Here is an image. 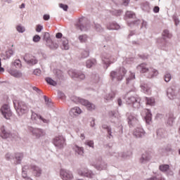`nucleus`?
<instances>
[{
	"mask_svg": "<svg viewBox=\"0 0 180 180\" xmlns=\"http://www.w3.org/2000/svg\"><path fill=\"white\" fill-rule=\"evenodd\" d=\"M94 29L98 33H103L105 32V29L99 23L94 22Z\"/></svg>",
	"mask_w": 180,
	"mask_h": 180,
	"instance_id": "4c0bfd02",
	"label": "nucleus"
},
{
	"mask_svg": "<svg viewBox=\"0 0 180 180\" xmlns=\"http://www.w3.org/2000/svg\"><path fill=\"white\" fill-rule=\"evenodd\" d=\"M112 15L114 16H121L123 13V11L122 10H113L111 11Z\"/></svg>",
	"mask_w": 180,
	"mask_h": 180,
	"instance_id": "864d4df0",
	"label": "nucleus"
},
{
	"mask_svg": "<svg viewBox=\"0 0 180 180\" xmlns=\"http://www.w3.org/2000/svg\"><path fill=\"white\" fill-rule=\"evenodd\" d=\"M60 47L62 50H70V44H68V39L65 37H63L61 39Z\"/></svg>",
	"mask_w": 180,
	"mask_h": 180,
	"instance_id": "cd10ccee",
	"label": "nucleus"
},
{
	"mask_svg": "<svg viewBox=\"0 0 180 180\" xmlns=\"http://www.w3.org/2000/svg\"><path fill=\"white\" fill-rule=\"evenodd\" d=\"M22 176L24 179L30 180L31 178L27 176V171H22Z\"/></svg>",
	"mask_w": 180,
	"mask_h": 180,
	"instance_id": "69168bd1",
	"label": "nucleus"
},
{
	"mask_svg": "<svg viewBox=\"0 0 180 180\" xmlns=\"http://www.w3.org/2000/svg\"><path fill=\"white\" fill-rule=\"evenodd\" d=\"M127 23L128 26H130V27H131V26H139L140 23H141V20H136L134 21H128Z\"/></svg>",
	"mask_w": 180,
	"mask_h": 180,
	"instance_id": "37998d69",
	"label": "nucleus"
},
{
	"mask_svg": "<svg viewBox=\"0 0 180 180\" xmlns=\"http://www.w3.org/2000/svg\"><path fill=\"white\" fill-rule=\"evenodd\" d=\"M91 79L94 82H99V75L94 73L91 75Z\"/></svg>",
	"mask_w": 180,
	"mask_h": 180,
	"instance_id": "13d9d810",
	"label": "nucleus"
},
{
	"mask_svg": "<svg viewBox=\"0 0 180 180\" xmlns=\"http://www.w3.org/2000/svg\"><path fill=\"white\" fill-rule=\"evenodd\" d=\"M13 105L18 116L22 117L23 115L29 113V105H27L26 102L22 101H13Z\"/></svg>",
	"mask_w": 180,
	"mask_h": 180,
	"instance_id": "7ed1b4c3",
	"label": "nucleus"
},
{
	"mask_svg": "<svg viewBox=\"0 0 180 180\" xmlns=\"http://www.w3.org/2000/svg\"><path fill=\"white\" fill-rule=\"evenodd\" d=\"M56 77L59 79H63L64 78V75L63 74V72L60 70H56Z\"/></svg>",
	"mask_w": 180,
	"mask_h": 180,
	"instance_id": "bf43d9fd",
	"label": "nucleus"
},
{
	"mask_svg": "<svg viewBox=\"0 0 180 180\" xmlns=\"http://www.w3.org/2000/svg\"><path fill=\"white\" fill-rule=\"evenodd\" d=\"M24 61H25V63H27V64L29 65H36V64L38 63V60L36 59V58L33 57L31 59H27V56L24 57Z\"/></svg>",
	"mask_w": 180,
	"mask_h": 180,
	"instance_id": "c756f323",
	"label": "nucleus"
},
{
	"mask_svg": "<svg viewBox=\"0 0 180 180\" xmlns=\"http://www.w3.org/2000/svg\"><path fill=\"white\" fill-rule=\"evenodd\" d=\"M31 119L32 120L35 122V123H37L39 120H41V122H43V123H46L47 124H49V123L50 122V120L43 118L41 115H37L36 112L33 111H32Z\"/></svg>",
	"mask_w": 180,
	"mask_h": 180,
	"instance_id": "6ab92c4d",
	"label": "nucleus"
},
{
	"mask_svg": "<svg viewBox=\"0 0 180 180\" xmlns=\"http://www.w3.org/2000/svg\"><path fill=\"white\" fill-rule=\"evenodd\" d=\"M5 158L6 161H12V160H15V164L18 165L22 163V160H23V154L22 153H17L15 155L7 153L5 155Z\"/></svg>",
	"mask_w": 180,
	"mask_h": 180,
	"instance_id": "0eeeda50",
	"label": "nucleus"
},
{
	"mask_svg": "<svg viewBox=\"0 0 180 180\" xmlns=\"http://www.w3.org/2000/svg\"><path fill=\"white\" fill-rule=\"evenodd\" d=\"M134 79H136V74L131 72L129 76L127 78V85L131 84Z\"/></svg>",
	"mask_w": 180,
	"mask_h": 180,
	"instance_id": "58836bf2",
	"label": "nucleus"
},
{
	"mask_svg": "<svg viewBox=\"0 0 180 180\" xmlns=\"http://www.w3.org/2000/svg\"><path fill=\"white\" fill-rule=\"evenodd\" d=\"M141 100L140 99L139 97H136V96H130L128 97L126 100V102L128 105H132L135 109H139L140 108V101Z\"/></svg>",
	"mask_w": 180,
	"mask_h": 180,
	"instance_id": "4468645a",
	"label": "nucleus"
},
{
	"mask_svg": "<svg viewBox=\"0 0 180 180\" xmlns=\"http://www.w3.org/2000/svg\"><path fill=\"white\" fill-rule=\"evenodd\" d=\"M171 37H172V35L169 34V31H168V30H165L162 33V38H159L158 39V47L161 50L167 51L168 49L171 47V42L166 39H171Z\"/></svg>",
	"mask_w": 180,
	"mask_h": 180,
	"instance_id": "f257e3e1",
	"label": "nucleus"
},
{
	"mask_svg": "<svg viewBox=\"0 0 180 180\" xmlns=\"http://www.w3.org/2000/svg\"><path fill=\"white\" fill-rule=\"evenodd\" d=\"M134 136L137 139H141L146 136V131L141 127H136L134 131Z\"/></svg>",
	"mask_w": 180,
	"mask_h": 180,
	"instance_id": "aec40b11",
	"label": "nucleus"
},
{
	"mask_svg": "<svg viewBox=\"0 0 180 180\" xmlns=\"http://www.w3.org/2000/svg\"><path fill=\"white\" fill-rule=\"evenodd\" d=\"M86 146H88L89 147H91V148H94V141H86L85 142Z\"/></svg>",
	"mask_w": 180,
	"mask_h": 180,
	"instance_id": "774afa93",
	"label": "nucleus"
},
{
	"mask_svg": "<svg viewBox=\"0 0 180 180\" xmlns=\"http://www.w3.org/2000/svg\"><path fill=\"white\" fill-rule=\"evenodd\" d=\"M172 19L175 23V25L178 26V25H179V23H180V20H179V18L178 17V14L174 13L172 16Z\"/></svg>",
	"mask_w": 180,
	"mask_h": 180,
	"instance_id": "603ef678",
	"label": "nucleus"
},
{
	"mask_svg": "<svg viewBox=\"0 0 180 180\" xmlns=\"http://www.w3.org/2000/svg\"><path fill=\"white\" fill-rule=\"evenodd\" d=\"M127 73L126 68L122 67L115 70H112L110 73V78L112 82H120L124 78V76Z\"/></svg>",
	"mask_w": 180,
	"mask_h": 180,
	"instance_id": "f03ea898",
	"label": "nucleus"
},
{
	"mask_svg": "<svg viewBox=\"0 0 180 180\" xmlns=\"http://www.w3.org/2000/svg\"><path fill=\"white\" fill-rule=\"evenodd\" d=\"M60 174L61 179L63 180H72L74 178L72 172H70V170L62 169Z\"/></svg>",
	"mask_w": 180,
	"mask_h": 180,
	"instance_id": "f3484780",
	"label": "nucleus"
},
{
	"mask_svg": "<svg viewBox=\"0 0 180 180\" xmlns=\"http://www.w3.org/2000/svg\"><path fill=\"white\" fill-rule=\"evenodd\" d=\"M89 57V49H86L82 52V58H88Z\"/></svg>",
	"mask_w": 180,
	"mask_h": 180,
	"instance_id": "3c124183",
	"label": "nucleus"
},
{
	"mask_svg": "<svg viewBox=\"0 0 180 180\" xmlns=\"http://www.w3.org/2000/svg\"><path fill=\"white\" fill-rule=\"evenodd\" d=\"M147 73H148L147 75L148 78H150V79L155 78V77H157V75H158V70L153 68H150Z\"/></svg>",
	"mask_w": 180,
	"mask_h": 180,
	"instance_id": "393cba45",
	"label": "nucleus"
},
{
	"mask_svg": "<svg viewBox=\"0 0 180 180\" xmlns=\"http://www.w3.org/2000/svg\"><path fill=\"white\" fill-rule=\"evenodd\" d=\"M31 169H32L34 175H35V176H41V174H43V169H41V167H39L36 165H32Z\"/></svg>",
	"mask_w": 180,
	"mask_h": 180,
	"instance_id": "4be33fe9",
	"label": "nucleus"
},
{
	"mask_svg": "<svg viewBox=\"0 0 180 180\" xmlns=\"http://www.w3.org/2000/svg\"><path fill=\"white\" fill-rule=\"evenodd\" d=\"M101 60L103 61V64L105 65L106 70H108L110 64H113V63H116L117 58L115 56H112L110 53H103L101 56Z\"/></svg>",
	"mask_w": 180,
	"mask_h": 180,
	"instance_id": "6e6552de",
	"label": "nucleus"
},
{
	"mask_svg": "<svg viewBox=\"0 0 180 180\" xmlns=\"http://www.w3.org/2000/svg\"><path fill=\"white\" fill-rule=\"evenodd\" d=\"M73 151H75V155H79V157H84V147L78 146V145H75L72 148Z\"/></svg>",
	"mask_w": 180,
	"mask_h": 180,
	"instance_id": "412c9836",
	"label": "nucleus"
},
{
	"mask_svg": "<svg viewBox=\"0 0 180 180\" xmlns=\"http://www.w3.org/2000/svg\"><path fill=\"white\" fill-rule=\"evenodd\" d=\"M17 32H18V33H25V27H22L20 25H18L17 27Z\"/></svg>",
	"mask_w": 180,
	"mask_h": 180,
	"instance_id": "0e129e2a",
	"label": "nucleus"
},
{
	"mask_svg": "<svg viewBox=\"0 0 180 180\" xmlns=\"http://www.w3.org/2000/svg\"><path fill=\"white\" fill-rule=\"evenodd\" d=\"M53 143L55 147H56V148H58L59 150L64 148V147L67 146V143H65V138H64V136H56L53 139Z\"/></svg>",
	"mask_w": 180,
	"mask_h": 180,
	"instance_id": "9d476101",
	"label": "nucleus"
},
{
	"mask_svg": "<svg viewBox=\"0 0 180 180\" xmlns=\"http://www.w3.org/2000/svg\"><path fill=\"white\" fill-rule=\"evenodd\" d=\"M156 134L158 136V139H163L165 134V130L164 129H159L156 131Z\"/></svg>",
	"mask_w": 180,
	"mask_h": 180,
	"instance_id": "a19ab883",
	"label": "nucleus"
},
{
	"mask_svg": "<svg viewBox=\"0 0 180 180\" xmlns=\"http://www.w3.org/2000/svg\"><path fill=\"white\" fill-rule=\"evenodd\" d=\"M11 75L15 78H20V77H22V72L18 70H13L11 72Z\"/></svg>",
	"mask_w": 180,
	"mask_h": 180,
	"instance_id": "a18cd8bd",
	"label": "nucleus"
},
{
	"mask_svg": "<svg viewBox=\"0 0 180 180\" xmlns=\"http://www.w3.org/2000/svg\"><path fill=\"white\" fill-rule=\"evenodd\" d=\"M45 79L49 85H52V86H57V82L54 81L51 77H46Z\"/></svg>",
	"mask_w": 180,
	"mask_h": 180,
	"instance_id": "c03bdc74",
	"label": "nucleus"
},
{
	"mask_svg": "<svg viewBox=\"0 0 180 180\" xmlns=\"http://www.w3.org/2000/svg\"><path fill=\"white\" fill-rule=\"evenodd\" d=\"M115 92L111 91L110 93L106 94L104 96L105 101H113V98H115Z\"/></svg>",
	"mask_w": 180,
	"mask_h": 180,
	"instance_id": "ea45409f",
	"label": "nucleus"
},
{
	"mask_svg": "<svg viewBox=\"0 0 180 180\" xmlns=\"http://www.w3.org/2000/svg\"><path fill=\"white\" fill-rule=\"evenodd\" d=\"M172 77L171 76V74L167 73L165 75V82H169L171 81V79Z\"/></svg>",
	"mask_w": 180,
	"mask_h": 180,
	"instance_id": "e2e57ef3",
	"label": "nucleus"
},
{
	"mask_svg": "<svg viewBox=\"0 0 180 180\" xmlns=\"http://www.w3.org/2000/svg\"><path fill=\"white\" fill-rule=\"evenodd\" d=\"M93 167L98 171H103L108 168V163L105 162L102 158H99L96 160V162L93 163Z\"/></svg>",
	"mask_w": 180,
	"mask_h": 180,
	"instance_id": "9b49d317",
	"label": "nucleus"
},
{
	"mask_svg": "<svg viewBox=\"0 0 180 180\" xmlns=\"http://www.w3.org/2000/svg\"><path fill=\"white\" fill-rule=\"evenodd\" d=\"M133 153L131 152H121L120 153V158H123V160H125V158H127L128 157H130Z\"/></svg>",
	"mask_w": 180,
	"mask_h": 180,
	"instance_id": "de8ad7c7",
	"label": "nucleus"
},
{
	"mask_svg": "<svg viewBox=\"0 0 180 180\" xmlns=\"http://www.w3.org/2000/svg\"><path fill=\"white\" fill-rule=\"evenodd\" d=\"M159 169L162 172H168L169 171V165H161L159 166Z\"/></svg>",
	"mask_w": 180,
	"mask_h": 180,
	"instance_id": "79ce46f5",
	"label": "nucleus"
},
{
	"mask_svg": "<svg viewBox=\"0 0 180 180\" xmlns=\"http://www.w3.org/2000/svg\"><path fill=\"white\" fill-rule=\"evenodd\" d=\"M28 131L32 133V136L36 139H40V137H43V136L45 134L43 129L39 128H33L32 127H28Z\"/></svg>",
	"mask_w": 180,
	"mask_h": 180,
	"instance_id": "2eb2a0df",
	"label": "nucleus"
},
{
	"mask_svg": "<svg viewBox=\"0 0 180 180\" xmlns=\"http://www.w3.org/2000/svg\"><path fill=\"white\" fill-rule=\"evenodd\" d=\"M79 40L80 43H85L88 40V36L86 34H82L79 36Z\"/></svg>",
	"mask_w": 180,
	"mask_h": 180,
	"instance_id": "5fc2aeb1",
	"label": "nucleus"
},
{
	"mask_svg": "<svg viewBox=\"0 0 180 180\" xmlns=\"http://www.w3.org/2000/svg\"><path fill=\"white\" fill-rule=\"evenodd\" d=\"M76 27L81 32H88L91 29V21L86 18H79L76 24Z\"/></svg>",
	"mask_w": 180,
	"mask_h": 180,
	"instance_id": "423d86ee",
	"label": "nucleus"
},
{
	"mask_svg": "<svg viewBox=\"0 0 180 180\" xmlns=\"http://www.w3.org/2000/svg\"><path fill=\"white\" fill-rule=\"evenodd\" d=\"M106 26L108 30H119L120 29V26L116 22H108Z\"/></svg>",
	"mask_w": 180,
	"mask_h": 180,
	"instance_id": "b1692460",
	"label": "nucleus"
},
{
	"mask_svg": "<svg viewBox=\"0 0 180 180\" xmlns=\"http://www.w3.org/2000/svg\"><path fill=\"white\" fill-rule=\"evenodd\" d=\"M68 75L72 78H79V79H85V75L82 72H78L75 70H70L68 72Z\"/></svg>",
	"mask_w": 180,
	"mask_h": 180,
	"instance_id": "a211bd4d",
	"label": "nucleus"
},
{
	"mask_svg": "<svg viewBox=\"0 0 180 180\" xmlns=\"http://www.w3.org/2000/svg\"><path fill=\"white\" fill-rule=\"evenodd\" d=\"M70 99L72 102H74L75 103H81V105L85 106L87 110H89L90 112H92L93 110H95V109H96V106L95 105V104L89 102L88 100L77 97L76 96H72Z\"/></svg>",
	"mask_w": 180,
	"mask_h": 180,
	"instance_id": "20e7f679",
	"label": "nucleus"
},
{
	"mask_svg": "<svg viewBox=\"0 0 180 180\" xmlns=\"http://www.w3.org/2000/svg\"><path fill=\"white\" fill-rule=\"evenodd\" d=\"M13 54V50L9 49L8 51H6L5 52L6 58L9 59L11 57H12Z\"/></svg>",
	"mask_w": 180,
	"mask_h": 180,
	"instance_id": "4d7b16f0",
	"label": "nucleus"
},
{
	"mask_svg": "<svg viewBox=\"0 0 180 180\" xmlns=\"http://www.w3.org/2000/svg\"><path fill=\"white\" fill-rule=\"evenodd\" d=\"M146 101L147 105H150V106H154L155 103V100L154 99V98L146 97Z\"/></svg>",
	"mask_w": 180,
	"mask_h": 180,
	"instance_id": "49530a36",
	"label": "nucleus"
},
{
	"mask_svg": "<svg viewBox=\"0 0 180 180\" xmlns=\"http://www.w3.org/2000/svg\"><path fill=\"white\" fill-rule=\"evenodd\" d=\"M41 39V37H40V36L39 34H36L33 37L32 41H34V43H39V41H40Z\"/></svg>",
	"mask_w": 180,
	"mask_h": 180,
	"instance_id": "052dcab7",
	"label": "nucleus"
},
{
	"mask_svg": "<svg viewBox=\"0 0 180 180\" xmlns=\"http://www.w3.org/2000/svg\"><path fill=\"white\" fill-rule=\"evenodd\" d=\"M96 65V60L95 58L89 59L86 62V66L87 68H92V67Z\"/></svg>",
	"mask_w": 180,
	"mask_h": 180,
	"instance_id": "72a5a7b5",
	"label": "nucleus"
},
{
	"mask_svg": "<svg viewBox=\"0 0 180 180\" xmlns=\"http://www.w3.org/2000/svg\"><path fill=\"white\" fill-rule=\"evenodd\" d=\"M160 154H165L166 153H171L172 152V148L171 145H167L165 148H162L160 149Z\"/></svg>",
	"mask_w": 180,
	"mask_h": 180,
	"instance_id": "e433bc0d",
	"label": "nucleus"
},
{
	"mask_svg": "<svg viewBox=\"0 0 180 180\" xmlns=\"http://www.w3.org/2000/svg\"><path fill=\"white\" fill-rule=\"evenodd\" d=\"M43 39L46 44L50 43V41L51 40V38H50V34L49 32H44Z\"/></svg>",
	"mask_w": 180,
	"mask_h": 180,
	"instance_id": "09e8293b",
	"label": "nucleus"
},
{
	"mask_svg": "<svg viewBox=\"0 0 180 180\" xmlns=\"http://www.w3.org/2000/svg\"><path fill=\"white\" fill-rule=\"evenodd\" d=\"M109 116L111 118V123H116L118 120V118H117V114L116 112L115 111H110L109 112Z\"/></svg>",
	"mask_w": 180,
	"mask_h": 180,
	"instance_id": "473e14b6",
	"label": "nucleus"
},
{
	"mask_svg": "<svg viewBox=\"0 0 180 180\" xmlns=\"http://www.w3.org/2000/svg\"><path fill=\"white\" fill-rule=\"evenodd\" d=\"M167 124L169 126H174V122H175V116L173 112H169L167 115Z\"/></svg>",
	"mask_w": 180,
	"mask_h": 180,
	"instance_id": "a878e982",
	"label": "nucleus"
},
{
	"mask_svg": "<svg viewBox=\"0 0 180 180\" xmlns=\"http://www.w3.org/2000/svg\"><path fill=\"white\" fill-rule=\"evenodd\" d=\"M77 174L80 176H86V178H94L95 176V174L86 167H81L77 169Z\"/></svg>",
	"mask_w": 180,
	"mask_h": 180,
	"instance_id": "ddd939ff",
	"label": "nucleus"
},
{
	"mask_svg": "<svg viewBox=\"0 0 180 180\" xmlns=\"http://www.w3.org/2000/svg\"><path fill=\"white\" fill-rule=\"evenodd\" d=\"M141 8L143 12H147L148 13L151 11V7L150 6V3L145 2L143 3L141 6Z\"/></svg>",
	"mask_w": 180,
	"mask_h": 180,
	"instance_id": "2f4dec72",
	"label": "nucleus"
},
{
	"mask_svg": "<svg viewBox=\"0 0 180 180\" xmlns=\"http://www.w3.org/2000/svg\"><path fill=\"white\" fill-rule=\"evenodd\" d=\"M46 46L51 49V50H57L58 49V44L56 43L54 41H52L51 40L50 42H48L46 44Z\"/></svg>",
	"mask_w": 180,
	"mask_h": 180,
	"instance_id": "f704fd0d",
	"label": "nucleus"
},
{
	"mask_svg": "<svg viewBox=\"0 0 180 180\" xmlns=\"http://www.w3.org/2000/svg\"><path fill=\"white\" fill-rule=\"evenodd\" d=\"M0 130V136L1 139H15V137H16V134L11 133V131L6 129L5 126H2Z\"/></svg>",
	"mask_w": 180,
	"mask_h": 180,
	"instance_id": "f8f14e48",
	"label": "nucleus"
},
{
	"mask_svg": "<svg viewBox=\"0 0 180 180\" xmlns=\"http://www.w3.org/2000/svg\"><path fill=\"white\" fill-rule=\"evenodd\" d=\"M13 65L16 67V68H20V67H22V63H20V60L18 59L15 60V62L13 63Z\"/></svg>",
	"mask_w": 180,
	"mask_h": 180,
	"instance_id": "680f3d73",
	"label": "nucleus"
},
{
	"mask_svg": "<svg viewBox=\"0 0 180 180\" xmlns=\"http://www.w3.org/2000/svg\"><path fill=\"white\" fill-rule=\"evenodd\" d=\"M102 129H103V130H106L107 131V137L108 139H109L110 140L113 139V134L112 132V127L108 124H103L102 125Z\"/></svg>",
	"mask_w": 180,
	"mask_h": 180,
	"instance_id": "5701e85b",
	"label": "nucleus"
},
{
	"mask_svg": "<svg viewBox=\"0 0 180 180\" xmlns=\"http://www.w3.org/2000/svg\"><path fill=\"white\" fill-rule=\"evenodd\" d=\"M60 8L65 11V12H67L68 11V5L64 4H59Z\"/></svg>",
	"mask_w": 180,
	"mask_h": 180,
	"instance_id": "338daca9",
	"label": "nucleus"
},
{
	"mask_svg": "<svg viewBox=\"0 0 180 180\" xmlns=\"http://www.w3.org/2000/svg\"><path fill=\"white\" fill-rule=\"evenodd\" d=\"M136 69L138 70V71H140V72H142V74L148 72V70H150V68H148V67H147V64H146V63H141V64L139 65L136 67Z\"/></svg>",
	"mask_w": 180,
	"mask_h": 180,
	"instance_id": "bb28decb",
	"label": "nucleus"
},
{
	"mask_svg": "<svg viewBox=\"0 0 180 180\" xmlns=\"http://www.w3.org/2000/svg\"><path fill=\"white\" fill-rule=\"evenodd\" d=\"M153 114H151V111L150 110H147V112L146 114L145 120L147 124H150V122L152 120Z\"/></svg>",
	"mask_w": 180,
	"mask_h": 180,
	"instance_id": "c9c22d12",
	"label": "nucleus"
},
{
	"mask_svg": "<svg viewBox=\"0 0 180 180\" xmlns=\"http://www.w3.org/2000/svg\"><path fill=\"white\" fill-rule=\"evenodd\" d=\"M126 116L127 117L129 127H136V126H139V117L137 115L131 112H127Z\"/></svg>",
	"mask_w": 180,
	"mask_h": 180,
	"instance_id": "1a4fd4ad",
	"label": "nucleus"
},
{
	"mask_svg": "<svg viewBox=\"0 0 180 180\" xmlns=\"http://www.w3.org/2000/svg\"><path fill=\"white\" fill-rule=\"evenodd\" d=\"M141 88L144 94H150V88L147 86V84L141 85Z\"/></svg>",
	"mask_w": 180,
	"mask_h": 180,
	"instance_id": "6e6d98bb",
	"label": "nucleus"
},
{
	"mask_svg": "<svg viewBox=\"0 0 180 180\" xmlns=\"http://www.w3.org/2000/svg\"><path fill=\"white\" fill-rule=\"evenodd\" d=\"M125 15L129 19H134L136 18V14L133 11H127Z\"/></svg>",
	"mask_w": 180,
	"mask_h": 180,
	"instance_id": "8fccbe9b",
	"label": "nucleus"
},
{
	"mask_svg": "<svg viewBox=\"0 0 180 180\" xmlns=\"http://www.w3.org/2000/svg\"><path fill=\"white\" fill-rule=\"evenodd\" d=\"M82 113V110L79 107H74L70 111V116H78V115H81Z\"/></svg>",
	"mask_w": 180,
	"mask_h": 180,
	"instance_id": "c85d7f7f",
	"label": "nucleus"
},
{
	"mask_svg": "<svg viewBox=\"0 0 180 180\" xmlns=\"http://www.w3.org/2000/svg\"><path fill=\"white\" fill-rule=\"evenodd\" d=\"M167 96L171 101L174 100L177 106L180 107V89L176 90L174 87H169L167 90Z\"/></svg>",
	"mask_w": 180,
	"mask_h": 180,
	"instance_id": "39448f33",
	"label": "nucleus"
},
{
	"mask_svg": "<svg viewBox=\"0 0 180 180\" xmlns=\"http://www.w3.org/2000/svg\"><path fill=\"white\" fill-rule=\"evenodd\" d=\"M1 112L3 115L4 117L7 120L12 116V112L11 111V108L8 104H4L1 106Z\"/></svg>",
	"mask_w": 180,
	"mask_h": 180,
	"instance_id": "dca6fc26",
	"label": "nucleus"
},
{
	"mask_svg": "<svg viewBox=\"0 0 180 180\" xmlns=\"http://www.w3.org/2000/svg\"><path fill=\"white\" fill-rule=\"evenodd\" d=\"M150 160H151L150 155H148V153H143L140 158V162L141 164H146V162H148Z\"/></svg>",
	"mask_w": 180,
	"mask_h": 180,
	"instance_id": "7c9ffc66",
	"label": "nucleus"
}]
</instances>
